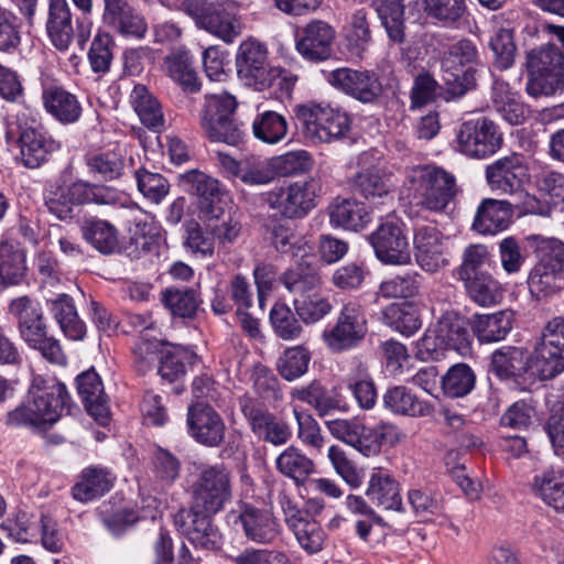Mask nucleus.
I'll return each instance as SVG.
<instances>
[{
    "label": "nucleus",
    "instance_id": "16",
    "mask_svg": "<svg viewBox=\"0 0 564 564\" xmlns=\"http://www.w3.org/2000/svg\"><path fill=\"white\" fill-rule=\"evenodd\" d=\"M240 405L242 414L251 425L253 433L259 437L275 446L288 443L291 437V430L286 423L278 420L275 415L250 398L241 399Z\"/></svg>",
    "mask_w": 564,
    "mask_h": 564
},
{
    "label": "nucleus",
    "instance_id": "50",
    "mask_svg": "<svg viewBox=\"0 0 564 564\" xmlns=\"http://www.w3.org/2000/svg\"><path fill=\"white\" fill-rule=\"evenodd\" d=\"M191 358L192 356L186 349L166 345L160 357L158 372L163 379L173 382L185 375Z\"/></svg>",
    "mask_w": 564,
    "mask_h": 564
},
{
    "label": "nucleus",
    "instance_id": "59",
    "mask_svg": "<svg viewBox=\"0 0 564 564\" xmlns=\"http://www.w3.org/2000/svg\"><path fill=\"white\" fill-rule=\"evenodd\" d=\"M237 106L236 98L228 93L207 95L200 122L223 119V117L232 118Z\"/></svg>",
    "mask_w": 564,
    "mask_h": 564
},
{
    "label": "nucleus",
    "instance_id": "31",
    "mask_svg": "<svg viewBox=\"0 0 564 564\" xmlns=\"http://www.w3.org/2000/svg\"><path fill=\"white\" fill-rule=\"evenodd\" d=\"M511 328L512 313L510 311L474 316L473 330L481 343L502 340Z\"/></svg>",
    "mask_w": 564,
    "mask_h": 564
},
{
    "label": "nucleus",
    "instance_id": "30",
    "mask_svg": "<svg viewBox=\"0 0 564 564\" xmlns=\"http://www.w3.org/2000/svg\"><path fill=\"white\" fill-rule=\"evenodd\" d=\"M46 305L50 306L54 318L66 336L75 340L85 336V324L78 317L70 296L64 293L57 294L54 299H47Z\"/></svg>",
    "mask_w": 564,
    "mask_h": 564
},
{
    "label": "nucleus",
    "instance_id": "34",
    "mask_svg": "<svg viewBox=\"0 0 564 564\" xmlns=\"http://www.w3.org/2000/svg\"><path fill=\"white\" fill-rule=\"evenodd\" d=\"M367 497L382 510H401L402 500L399 485L389 475L373 474L369 481Z\"/></svg>",
    "mask_w": 564,
    "mask_h": 564
},
{
    "label": "nucleus",
    "instance_id": "29",
    "mask_svg": "<svg viewBox=\"0 0 564 564\" xmlns=\"http://www.w3.org/2000/svg\"><path fill=\"white\" fill-rule=\"evenodd\" d=\"M330 223L348 230H361L369 221L366 207L355 199L335 198L328 207Z\"/></svg>",
    "mask_w": 564,
    "mask_h": 564
},
{
    "label": "nucleus",
    "instance_id": "7",
    "mask_svg": "<svg viewBox=\"0 0 564 564\" xmlns=\"http://www.w3.org/2000/svg\"><path fill=\"white\" fill-rule=\"evenodd\" d=\"M230 497V473L223 465L205 466L192 485L194 506L206 513L218 512Z\"/></svg>",
    "mask_w": 564,
    "mask_h": 564
},
{
    "label": "nucleus",
    "instance_id": "43",
    "mask_svg": "<svg viewBox=\"0 0 564 564\" xmlns=\"http://www.w3.org/2000/svg\"><path fill=\"white\" fill-rule=\"evenodd\" d=\"M529 355L521 348H510L508 351H497L492 356L491 368L500 378L519 377L529 369Z\"/></svg>",
    "mask_w": 564,
    "mask_h": 564
},
{
    "label": "nucleus",
    "instance_id": "64",
    "mask_svg": "<svg viewBox=\"0 0 564 564\" xmlns=\"http://www.w3.org/2000/svg\"><path fill=\"white\" fill-rule=\"evenodd\" d=\"M135 178L139 191L153 203H160L169 193V183L161 174L140 170Z\"/></svg>",
    "mask_w": 564,
    "mask_h": 564
},
{
    "label": "nucleus",
    "instance_id": "63",
    "mask_svg": "<svg viewBox=\"0 0 564 564\" xmlns=\"http://www.w3.org/2000/svg\"><path fill=\"white\" fill-rule=\"evenodd\" d=\"M489 44L496 56L497 66L501 69L509 68L514 62L517 51L512 31L508 29H500L491 37Z\"/></svg>",
    "mask_w": 564,
    "mask_h": 564
},
{
    "label": "nucleus",
    "instance_id": "11",
    "mask_svg": "<svg viewBox=\"0 0 564 564\" xmlns=\"http://www.w3.org/2000/svg\"><path fill=\"white\" fill-rule=\"evenodd\" d=\"M368 333L367 317L362 306L356 302L345 304L336 325L324 333V339L334 351L356 347Z\"/></svg>",
    "mask_w": 564,
    "mask_h": 564
},
{
    "label": "nucleus",
    "instance_id": "15",
    "mask_svg": "<svg viewBox=\"0 0 564 564\" xmlns=\"http://www.w3.org/2000/svg\"><path fill=\"white\" fill-rule=\"evenodd\" d=\"M186 422L189 434L198 443L212 447L223 443L226 431L225 423L208 403L199 401L189 405Z\"/></svg>",
    "mask_w": 564,
    "mask_h": 564
},
{
    "label": "nucleus",
    "instance_id": "25",
    "mask_svg": "<svg viewBox=\"0 0 564 564\" xmlns=\"http://www.w3.org/2000/svg\"><path fill=\"white\" fill-rule=\"evenodd\" d=\"M413 242L416 262L423 270L435 272L445 264L441 234L435 227L420 228Z\"/></svg>",
    "mask_w": 564,
    "mask_h": 564
},
{
    "label": "nucleus",
    "instance_id": "33",
    "mask_svg": "<svg viewBox=\"0 0 564 564\" xmlns=\"http://www.w3.org/2000/svg\"><path fill=\"white\" fill-rule=\"evenodd\" d=\"M164 65L169 76L178 83L185 93L193 94L200 89V82L185 50L171 52L164 57Z\"/></svg>",
    "mask_w": 564,
    "mask_h": 564
},
{
    "label": "nucleus",
    "instance_id": "3",
    "mask_svg": "<svg viewBox=\"0 0 564 564\" xmlns=\"http://www.w3.org/2000/svg\"><path fill=\"white\" fill-rule=\"evenodd\" d=\"M326 426L335 438L367 457L377 455L383 443L393 444L397 436L395 427L391 424L382 423L371 429L356 419L326 421Z\"/></svg>",
    "mask_w": 564,
    "mask_h": 564
},
{
    "label": "nucleus",
    "instance_id": "60",
    "mask_svg": "<svg viewBox=\"0 0 564 564\" xmlns=\"http://www.w3.org/2000/svg\"><path fill=\"white\" fill-rule=\"evenodd\" d=\"M386 316L397 330L408 336L421 327L419 315L408 303L390 305L386 311Z\"/></svg>",
    "mask_w": 564,
    "mask_h": 564
},
{
    "label": "nucleus",
    "instance_id": "12",
    "mask_svg": "<svg viewBox=\"0 0 564 564\" xmlns=\"http://www.w3.org/2000/svg\"><path fill=\"white\" fill-rule=\"evenodd\" d=\"M315 189L312 182H295L264 195V202L274 215L293 219L304 217L314 206Z\"/></svg>",
    "mask_w": 564,
    "mask_h": 564
},
{
    "label": "nucleus",
    "instance_id": "39",
    "mask_svg": "<svg viewBox=\"0 0 564 564\" xmlns=\"http://www.w3.org/2000/svg\"><path fill=\"white\" fill-rule=\"evenodd\" d=\"M68 195L69 199L78 205L93 203L98 205H116L119 199V194L116 189L83 181L73 183L68 187Z\"/></svg>",
    "mask_w": 564,
    "mask_h": 564
},
{
    "label": "nucleus",
    "instance_id": "47",
    "mask_svg": "<svg viewBox=\"0 0 564 564\" xmlns=\"http://www.w3.org/2000/svg\"><path fill=\"white\" fill-rule=\"evenodd\" d=\"M427 17L446 26H454L466 13L465 0H423Z\"/></svg>",
    "mask_w": 564,
    "mask_h": 564
},
{
    "label": "nucleus",
    "instance_id": "8",
    "mask_svg": "<svg viewBox=\"0 0 564 564\" xmlns=\"http://www.w3.org/2000/svg\"><path fill=\"white\" fill-rule=\"evenodd\" d=\"M413 181L417 180L416 193L420 204L430 210H443L458 192L456 178L444 169L424 166L414 170Z\"/></svg>",
    "mask_w": 564,
    "mask_h": 564
},
{
    "label": "nucleus",
    "instance_id": "57",
    "mask_svg": "<svg viewBox=\"0 0 564 564\" xmlns=\"http://www.w3.org/2000/svg\"><path fill=\"white\" fill-rule=\"evenodd\" d=\"M478 63L476 46L468 40H460L453 44L445 53L443 65L448 69L458 72V68H475Z\"/></svg>",
    "mask_w": 564,
    "mask_h": 564
},
{
    "label": "nucleus",
    "instance_id": "51",
    "mask_svg": "<svg viewBox=\"0 0 564 564\" xmlns=\"http://www.w3.org/2000/svg\"><path fill=\"white\" fill-rule=\"evenodd\" d=\"M200 126L207 138L213 142L238 145L242 141L243 133L235 117L217 118L212 121L200 122Z\"/></svg>",
    "mask_w": 564,
    "mask_h": 564
},
{
    "label": "nucleus",
    "instance_id": "37",
    "mask_svg": "<svg viewBox=\"0 0 564 564\" xmlns=\"http://www.w3.org/2000/svg\"><path fill=\"white\" fill-rule=\"evenodd\" d=\"M113 478L108 469L89 467L84 469L82 481L73 487V497L79 501H89L108 491Z\"/></svg>",
    "mask_w": 564,
    "mask_h": 564
},
{
    "label": "nucleus",
    "instance_id": "35",
    "mask_svg": "<svg viewBox=\"0 0 564 564\" xmlns=\"http://www.w3.org/2000/svg\"><path fill=\"white\" fill-rule=\"evenodd\" d=\"M25 270V251L20 243L14 240L0 242V281L4 284L18 283Z\"/></svg>",
    "mask_w": 564,
    "mask_h": 564
},
{
    "label": "nucleus",
    "instance_id": "19",
    "mask_svg": "<svg viewBox=\"0 0 564 564\" xmlns=\"http://www.w3.org/2000/svg\"><path fill=\"white\" fill-rule=\"evenodd\" d=\"M525 176L527 169L518 154L501 158L486 169V178L491 189L503 194L517 193Z\"/></svg>",
    "mask_w": 564,
    "mask_h": 564
},
{
    "label": "nucleus",
    "instance_id": "23",
    "mask_svg": "<svg viewBox=\"0 0 564 564\" xmlns=\"http://www.w3.org/2000/svg\"><path fill=\"white\" fill-rule=\"evenodd\" d=\"M511 204L507 200L486 198L477 208L473 229L482 235L505 230L511 220Z\"/></svg>",
    "mask_w": 564,
    "mask_h": 564
},
{
    "label": "nucleus",
    "instance_id": "52",
    "mask_svg": "<svg viewBox=\"0 0 564 564\" xmlns=\"http://www.w3.org/2000/svg\"><path fill=\"white\" fill-rule=\"evenodd\" d=\"M270 321L275 334L284 340H296L303 327L292 310L285 304H275L270 312Z\"/></svg>",
    "mask_w": 564,
    "mask_h": 564
},
{
    "label": "nucleus",
    "instance_id": "14",
    "mask_svg": "<svg viewBox=\"0 0 564 564\" xmlns=\"http://www.w3.org/2000/svg\"><path fill=\"white\" fill-rule=\"evenodd\" d=\"M335 29L322 20H313L295 34L297 52L307 61L323 62L333 53Z\"/></svg>",
    "mask_w": 564,
    "mask_h": 564
},
{
    "label": "nucleus",
    "instance_id": "55",
    "mask_svg": "<svg viewBox=\"0 0 564 564\" xmlns=\"http://www.w3.org/2000/svg\"><path fill=\"white\" fill-rule=\"evenodd\" d=\"M89 171L99 174L105 181L119 178L124 170V159L120 153L106 152L86 159Z\"/></svg>",
    "mask_w": 564,
    "mask_h": 564
},
{
    "label": "nucleus",
    "instance_id": "41",
    "mask_svg": "<svg viewBox=\"0 0 564 564\" xmlns=\"http://www.w3.org/2000/svg\"><path fill=\"white\" fill-rule=\"evenodd\" d=\"M253 135L268 144H275L288 133V122L279 112L267 110L259 113L252 122Z\"/></svg>",
    "mask_w": 564,
    "mask_h": 564
},
{
    "label": "nucleus",
    "instance_id": "48",
    "mask_svg": "<svg viewBox=\"0 0 564 564\" xmlns=\"http://www.w3.org/2000/svg\"><path fill=\"white\" fill-rule=\"evenodd\" d=\"M475 373L466 364L452 366L443 377L442 387L444 392L452 398H459L468 394L475 386Z\"/></svg>",
    "mask_w": 564,
    "mask_h": 564
},
{
    "label": "nucleus",
    "instance_id": "61",
    "mask_svg": "<svg viewBox=\"0 0 564 564\" xmlns=\"http://www.w3.org/2000/svg\"><path fill=\"white\" fill-rule=\"evenodd\" d=\"M312 160L306 151L288 152L272 161V170L279 176H290L311 169Z\"/></svg>",
    "mask_w": 564,
    "mask_h": 564
},
{
    "label": "nucleus",
    "instance_id": "5",
    "mask_svg": "<svg viewBox=\"0 0 564 564\" xmlns=\"http://www.w3.org/2000/svg\"><path fill=\"white\" fill-rule=\"evenodd\" d=\"M419 348L434 359L440 357V350L456 351L460 356H466L471 350L467 321L454 312H446L438 319L433 333L425 334L420 339Z\"/></svg>",
    "mask_w": 564,
    "mask_h": 564
},
{
    "label": "nucleus",
    "instance_id": "53",
    "mask_svg": "<svg viewBox=\"0 0 564 564\" xmlns=\"http://www.w3.org/2000/svg\"><path fill=\"white\" fill-rule=\"evenodd\" d=\"M162 302L173 315L180 317H192L198 307L195 291L191 289L169 288L162 292Z\"/></svg>",
    "mask_w": 564,
    "mask_h": 564
},
{
    "label": "nucleus",
    "instance_id": "44",
    "mask_svg": "<svg viewBox=\"0 0 564 564\" xmlns=\"http://www.w3.org/2000/svg\"><path fill=\"white\" fill-rule=\"evenodd\" d=\"M9 312L18 321L21 337L30 347L35 348V306L30 296H20L11 301Z\"/></svg>",
    "mask_w": 564,
    "mask_h": 564
},
{
    "label": "nucleus",
    "instance_id": "28",
    "mask_svg": "<svg viewBox=\"0 0 564 564\" xmlns=\"http://www.w3.org/2000/svg\"><path fill=\"white\" fill-rule=\"evenodd\" d=\"M275 467L296 486H303L316 470L314 460L294 445L286 447L276 457Z\"/></svg>",
    "mask_w": 564,
    "mask_h": 564
},
{
    "label": "nucleus",
    "instance_id": "36",
    "mask_svg": "<svg viewBox=\"0 0 564 564\" xmlns=\"http://www.w3.org/2000/svg\"><path fill=\"white\" fill-rule=\"evenodd\" d=\"M281 282L296 297H301L318 288L321 275L316 265L302 260L281 276Z\"/></svg>",
    "mask_w": 564,
    "mask_h": 564
},
{
    "label": "nucleus",
    "instance_id": "24",
    "mask_svg": "<svg viewBox=\"0 0 564 564\" xmlns=\"http://www.w3.org/2000/svg\"><path fill=\"white\" fill-rule=\"evenodd\" d=\"M44 109L64 124L76 122L82 115L77 97L62 87L51 86L42 93Z\"/></svg>",
    "mask_w": 564,
    "mask_h": 564
},
{
    "label": "nucleus",
    "instance_id": "21",
    "mask_svg": "<svg viewBox=\"0 0 564 564\" xmlns=\"http://www.w3.org/2000/svg\"><path fill=\"white\" fill-rule=\"evenodd\" d=\"M37 430L43 424L55 423L67 401L66 388L63 383L52 378L37 381Z\"/></svg>",
    "mask_w": 564,
    "mask_h": 564
},
{
    "label": "nucleus",
    "instance_id": "9",
    "mask_svg": "<svg viewBox=\"0 0 564 564\" xmlns=\"http://www.w3.org/2000/svg\"><path fill=\"white\" fill-rule=\"evenodd\" d=\"M528 286L532 296L540 300L564 289V243L552 245L531 269Z\"/></svg>",
    "mask_w": 564,
    "mask_h": 564
},
{
    "label": "nucleus",
    "instance_id": "6",
    "mask_svg": "<svg viewBox=\"0 0 564 564\" xmlns=\"http://www.w3.org/2000/svg\"><path fill=\"white\" fill-rule=\"evenodd\" d=\"M225 0H184L183 11L196 25L208 33L231 43L241 34L240 20L224 8Z\"/></svg>",
    "mask_w": 564,
    "mask_h": 564
},
{
    "label": "nucleus",
    "instance_id": "22",
    "mask_svg": "<svg viewBox=\"0 0 564 564\" xmlns=\"http://www.w3.org/2000/svg\"><path fill=\"white\" fill-rule=\"evenodd\" d=\"M105 12L102 20L107 25L119 32L143 37L147 32V23L134 12L127 0H104Z\"/></svg>",
    "mask_w": 564,
    "mask_h": 564
},
{
    "label": "nucleus",
    "instance_id": "17",
    "mask_svg": "<svg viewBox=\"0 0 564 564\" xmlns=\"http://www.w3.org/2000/svg\"><path fill=\"white\" fill-rule=\"evenodd\" d=\"M329 82L362 102H372L382 93L378 77L368 70L339 68L332 73Z\"/></svg>",
    "mask_w": 564,
    "mask_h": 564
},
{
    "label": "nucleus",
    "instance_id": "26",
    "mask_svg": "<svg viewBox=\"0 0 564 564\" xmlns=\"http://www.w3.org/2000/svg\"><path fill=\"white\" fill-rule=\"evenodd\" d=\"M239 520L247 539L254 543H270L278 535L276 524L267 510L245 505Z\"/></svg>",
    "mask_w": 564,
    "mask_h": 564
},
{
    "label": "nucleus",
    "instance_id": "54",
    "mask_svg": "<svg viewBox=\"0 0 564 564\" xmlns=\"http://www.w3.org/2000/svg\"><path fill=\"white\" fill-rule=\"evenodd\" d=\"M115 41L109 33L98 32L88 51L89 65L95 73H107L113 58Z\"/></svg>",
    "mask_w": 564,
    "mask_h": 564
},
{
    "label": "nucleus",
    "instance_id": "13",
    "mask_svg": "<svg viewBox=\"0 0 564 564\" xmlns=\"http://www.w3.org/2000/svg\"><path fill=\"white\" fill-rule=\"evenodd\" d=\"M376 257L384 264L403 265L411 261L409 239L401 226L381 224L370 236Z\"/></svg>",
    "mask_w": 564,
    "mask_h": 564
},
{
    "label": "nucleus",
    "instance_id": "18",
    "mask_svg": "<svg viewBox=\"0 0 564 564\" xmlns=\"http://www.w3.org/2000/svg\"><path fill=\"white\" fill-rule=\"evenodd\" d=\"M186 191L196 196L199 202V212L204 218L218 219L224 210L217 205L220 197L218 181L207 174L193 170L181 175Z\"/></svg>",
    "mask_w": 564,
    "mask_h": 564
},
{
    "label": "nucleus",
    "instance_id": "32",
    "mask_svg": "<svg viewBox=\"0 0 564 564\" xmlns=\"http://www.w3.org/2000/svg\"><path fill=\"white\" fill-rule=\"evenodd\" d=\"M84 238L100 253L113 254L120 251L117 228L107 220L88 219L83 227Z\"/></svg>",
    "mask_w": 564,
    "mask_h": 564
},
{
    "label": "nucleus",
    "instance_id": "20",
    "mask_svg": "<svg viewBox=\"0 0 564 564\" xmlns=\"http://www.w3.org/2000/svg\"><path fill=\"white\" fill-rule=\"evenodd\" d=\"M76 381L78 393L87 412L100 425H107L110 420V412L104 384L98 373L94 369L87 370L80 373Z\"/></svg>",
    "mask_w": 564,
    "mask_h": 564
},
{
    "label": "nucleus",
    "instance_id": "10",
    "mask_svg": "<svg viewBox=\"0 0 564 564\" xmlns=\"http://www.w3.org/2000/svg\"><path fill=\"white\" fill-rule=\"evenodd\" d=\"M501 144L502 137L497 126L486 117L463 122L457 134L458 151L474 159L492 155Z\"/></svg>",
    "mask_w": 564,
    "mask_h": 564
},
{
    "label": "nucleus",
    "instance_id": "38",
    "mask_svg": "<svg viewBox=\"0 0 564 564\" xmlns=\"http://www.w3.org/2000/svg\"><path fill=\"white\" fill-rule=\"evenodd\" d=\"M531 362L542 380L553 379L564 371V349L551 344L536 343Z\"/></svg>",
    "mask_w": 564,
    "mask_h": 564
},
{
    "label": "nucleus",
    "instance_id": "45",
    "mask_svg": "<svg viewBox=\"0 0 564 564\" xmlns=\"http://www.w3.org/2000/svg\"><path fill=\"white\" fill-rule=\"evenodd\" d=\"M532 489L547 506L556 511H564V480L553 473L534 477Z\"/></svg>",
    "mask_w": 564,
    "mask_h": 564
},
{
    "label": "nucleus",
    "instance_id": "2",
    "mask_svg": "<svg viewBox=\"0 0 564 564\" xmlns=\"http://www.w3.org/2000/svg\"><path fill=\"white\" fill-rule=\"evenodd\" d=\"M236 67L238 76L258 90L269 89L275 84L281 87L283 83L288 87L293 85L283 76V69L270 65L265 46L253 40H247L239 45Z\"/></svg>",
    "mask_w": 564,
    "mask_h": 564
},
{
    "label": "nucleus",
    "instance_id": "27",
    "mask_svg": "<svg viewBox=\"0 0 564 564\" xmlns=\"http://www.w3.org/2000/svg\"><path fill=\"white\" fill-rule=\"evenodd\" d=\"M46 33L59 51L68 47L74 37L72 15L66 0H50Z\"/></svg>",
    "mask_w": 564,
    "mask_h": 564
},
{
    "label": "nucleus",
    "instance_id": "56",
    "mask_svg": "<svg viewBox=\"0 0 564 564\" xmlns=\"http://www.w3.org/2000/svg\"><path fill=\"white\" fill-rule=\"evenodd\" d=\"M293 304L296 314L306 324L316 323L332 310L328 300L315 293L295 297Z\"/></svg>",
    "mask_w": 564,
    "mask_h": 564
},
{
    "label": "nucleus",
    "instance_id": "46",
    "mask_svg": "<svg viewBox=\"0 0 564 564\" xmlns=\"http://www.w3.org/2000/svg\"><path fill=\"white\" fill-rule=\"evenodd\" d=\"M131 102L143 124L156 128L163 122V115L158 100L143 85L134 86L131 94Z\"/></svg>",
    "mask_w": 564,
    "mask_h": 564
},
{
    "label": "nucleus",
    "instance_id": "40",
    "mask_svg": "<svg viewBox=\"0 0 564 564\" xmlns=\"http://www.w3.org/2000/svg\"><path fill=\"white\" fill-rule=\"evenodd\" d=\"M118 221L133 223L134 230L131 232L130 241L135 245V250L149 251L152 245V224L147 221V217L134 206L120 205L116 213Z\"/></svg>",
    "mask_w": 564,
    "mask_h": 564
},
{
    "label": "nucleus",
    "instance_id": "1",
    "mask_svg": "<svg viewBox=\"0 0 564 564\" xmlns=\"http://www.w3.org/2000/svg\"><path fill=\"white\" fill-rule=\"evenodd\" d=\"M527 91L533 97L552 96L564 90V53L555 44H545L527 53Z\"/></svg>",
    "mask_w": 564,
    "mask_h": 564
},
{
    "label": "nucleus",
    "instance_id": "42",
    "mask_svg": "<svg viewBox=\"0 0 564 564\" xmlns=\"http://www.w3.org/2000/svg\"><path fill=\"white\" fill-rule=\"evenodd\" d=\"M463 279L465 280L467 294L475 303L481 306H490L500 300V288L491 275L476 272L473 276L467 275Z\"/></svg>",
    "mask_w": 564,
    "mask_h": 564
},
{
    "label": "nucleus",
    "instance_id": "58",
    "mask_svg": "<svg viewBox=\"0 0 564 564\" xmlns=\"http://www.w3.org/2000/svg\"><path fill=\"white\" fill-rule=\"evenodd\" d=\"M384 404L394 413L416 416L422 414V404L404 387H394L384 394Z\"/></svg>",
    "mask_w": 564,
    "mask_h": 564
},
{
    "label": "nucleus",
    "instance_id": "4",
    "mask_svg": "<svg viewBox=\"0 0 564 564\" xmlns=\"http://www.w3.org/2000/svg\"><path fill=\"white\" fill-rule=\"evenodd\" d=\"M294 113L303 127L305 138L313 143L330 142L343 137L349 129L348 116L328 106L297 105Z\"/></svg>",
    "mask_w": 564,
    "mask_h": 564
},
{
    "label": "nucleus",
    "instance_id": "49",
    "mask_svg": "<svg viewBox=\"0 0 564 564\" xmlns=\"http://www.w3.org/2000/svg\"><path fill=\"white\" fill-rule=\"evenodd\" d=\"M311 360L310 351L302 347H291L284 350L276 364L278 372L282 378L292 381L302 377L308 368Z\"/></svg>",
    "mask_w": 564,
    "mask_h": 564
},
{
    "label": "nucleus",
    "instance_id": "62",
    "mask_svg": "<svg viewBox=\"0 0 564 564\" xmlns=\"http://www.w3.org/2000/svg\"><path fill=\"white\" fill-rule=\"evenodd\" d=\"M349 389L361 408L371 409L375 405L377 391L365 367L359 366L356 369L355 376L350 379Z\"/></svg>",
    "mask_w": 564,
    "mask_h": 564
}]
</instances>
